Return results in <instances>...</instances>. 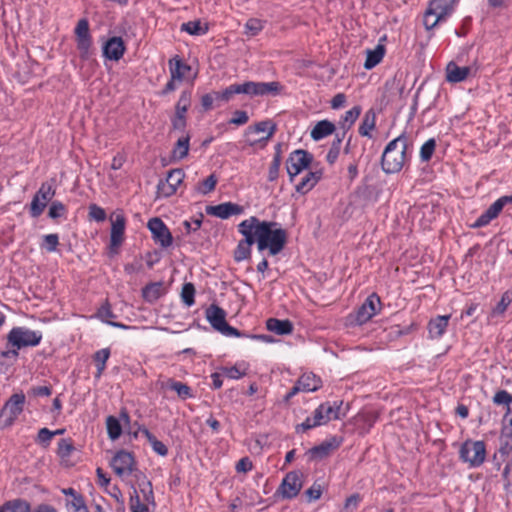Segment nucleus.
<instances>
[{
	"instance_id": "f257e3e1",
	"label": "nucleus",
	"mask_w": 512,
	"mask_h": 512,
	"mask_svg": "<svg viewBox=\"0 0 512 512\" xmlns=\"http://www.w3.org/2000/svg\"><path fill=\"white\" fill-rule=\"evenodd\" d=\"M243 221L251 230L258 251L268 250L270 255L275 256L285 248L288 234L277 222L260 220L256 216Z\"/></svg>"
},
{
	"instance_id": "f03ea898",
	"label": "nucleus",
	"mask_w": 512,
	"mask_h": 512,
	"mask_svg": "<svg viewBox=\"0 0 512 512\" xmlns=\"http://www.w3.org/2000/svg\"><path fill=\"white\" fill-rule=\"evenodd\" d=\"M283 86L278 81L272 82H254L246 81L244 83H235L226 87L224 90L215 92L217 100L229 102L235 95L245 94L249 97L278 95Z\"/></svg>"
},
{
	"instance_id": "7ed1b4c3",
	"label": "nucleus",
	"mask_w": 512,
	"mask_h": 512,
	"mask_svg": "<svg viewBox=\"0 0 512 512\" xmlns=\"http://www.w3.org/2000/svg\"><path fill=\"white\" fill-rule=\"evenodd\" d=\"M408 138L402 133L390 141L382 154L381 166L385 173L393 174L401 171L407 161Z\"/></svg>"
},
{
	"instance_id": "20e7f679",
	"label": "nucleus",
	"mask_w": 512,
	"mask_h": 512,
	"mask_svg": "<svg viewBox=\"0 0 512 512\" xmlns=\"http://www.w3.org/2000/svg\"><path fill=\"white\" fill-rule=\"evenodd\" d=\"M460 0H430L423 14V25L427 31L447 21L454 13Z\"/></svg>"
},
{
	"instance_id": "39448f33",
	"label": "nucleus",
	"mask_w": 512,
	"mask_h": 512,
	"mask_svg": "<svg viewBox=\"0 0 512 512\" xmlns=\"http://www.w3.org/2000/svg\"><path fill=\"white\" fill-rule=\"evenodd\" d=\"M114 473L123 481L129 484L136 477L137 472H141L137 468V463L133 453L126 450H119L115 453L110 463Z\"/></svg>"
},
{
	"instance_id": "423d86ee",
	"label": "nucleus",
	"mask_w": 512,
	"mask_h": 512,
	"mask_svg": "<svg viewBox=\"0 0 512 512\" xmlns=\"http://www.w3.org/2000/svg\"><path fill=\"white\" fill-rule=\"evenodd\" d=\"M7 346L16 349L38 346L43 338L39 330H31L24 326L13 327L7 334Z\"/></svg>"
},
{
	"instance_id": "0eeeda50",
	"label": "nucleus",
	"mask_w": 512,
	"mask_h": 512,
	"mask_svg": "<svg viewBox=\"0 0 512 512\" xmlns=\"http://www.w3.org/2000/svg\"><path fill=\"white\" fill-rule=\"evenodd\" d=\"M486 444L481 440L468 439L459 449V459L470 468L480 467L486 460Z\"/></svg>"
},
{
	"instance_id": "6e6552de",
	"label": "nucleus",
	"mask_w": 512,
	"mask_h": 512,
	"mask_svg": "<svg viewBox=\"0 0 512 512\" xmlns=\"http://www.w3.org/2000/svg\"><path fill=\"white\" fill-rule=\"evenodd\" d=\"M277 130L276 124L272 120L260 121L249 126L245 131L246 143L251 146L264 147L273 137Z\"/></svg>"
},
{
	"instance_id": "1a4fd4ad",
	"label": "nucleus",
	"mask_w": 512,
	"mask_h": 512,
	"mask_svg": "<svg viewBox=\"0 0 512 512\" xmlns=\"http://www.w3.org/2000/svg\"><path fill=\"white\" fill-rule=\"evenodd\" d=\"M226 311L217 304H211L205 310V317L212 328L227 337H239L240 331L226 321Z\"/></svg>"
},
{
	"instance_id": "9d476101",
	"label": "nucleus",
	"mask_w": 512,
	"mask_h": 512,
	"mask_svg": "<svg viewBox=\"0 0 512 512\" xmlns=\"http://www.w3.org/2000/svg\"><path fill=\"white\" fill-rule=\"evenodd\" d=\"M381 308L380 297L376 293H372L354 313L348 315L347 319L352 325H363L379 313Z\"/></svg>"
},
{
	"instance_id": "9b49d317",
	"label": "nucleus",
	"mask_w": 512,
	"mask_h": 512,
	"mask_svg": "<svg viewBox=\"0 0 512 512\" xmlns=\"http://www.w3.org/2000/svg\"><path fill=\"white\" fill-rule=\"evenodd\" d=\"M24 404L25 395L23 393L13 394L0 411V428L11 426L22 413Z\"/></svg>"
},
{
	"instance_id": "f8f14e48",
	"label": "nucleus",
	"mask_w": 512,
	"mask_h": 512,
	"mask_svg": "<svg viewBox=\"0 0 512 512\" xmlns=\"http://www.w3.org/2000/svg\"><path fill=\"white\" fill-rule=\"evenodd\" d=\"M312 160V155L305 150L297 149L291 152L286 161V170L289 175L290 182H293L297 175L307 169Z\"/></svg>"
},
{
	"instance_id": "ddd939ff",
	"label": "nucleus",
	"mask_w": 512,
	"mask_h": 512,
	"mask_svg": "<svg viewBox=\"0 0 512 512\" xmlns=\"http://www.w3.org/2000/svg\"><path fill=\"white\" fill-rule=\"evenodd\" d=\"M55 188L48 182H43L30 203L31 217L38 218L44 212L47 203L55 196Z\"/></svg>"
},
{
	"instance_id": "4468645a",
	"label": "nucleus",
	"mask_w": 512,
	"mask_h": 512,
	"mask_svg": "<svg viewBox=\"0 0 512 512\" xmlns=\"http://www.w3.org/2000/svg\"><path fill=\"white\" fill-rule=\"evenodd\" d=\"M110 249L117 250L125 240L127 219L123 210L117 209L110 215Z\"/></svg>"
},
{
	"instance_id": "2eb2a0df",
	"label": "nucleus",
	"mask_w": 512,
	"mask_h": 512,
	"mask_svg": "<svg viewBox=\"0 0 512 512\" xmlns=\"http://www.w3.org/2000/svg\"><path fill=\"white\" fill-rule=\"evenodd\" d=\"M302 486L303 474L300 471H291L283 478L277 489V494L284 499H293L299 494Z\"/></svg>"
},
{
	"instance_id": "dca6fc26",
	"label": "nucleus",
	"mask_w": 512,
	"mask_h": 512,
	"mask_svg": "<svg viewBox=\"0 0 512 512\" xmlns=\"http://www.w3.org/2000/svg\"><path fill=\"white\" fill-rule=\"evenodd\" d=\"M185 173L182 169H172L168 172L166 179L160 180L157 185V198L170 197L177 192L178 187L183 183Z\"/></svg>"
},
{
	"instance_id": "f3484780",
	"label": "nucleus",
	"mask_w": 512,
	"mask_h": 512,
	"mask_svg": "<svg viewBox=\"0 0 512 512\" xmlns=\"http://www.w3.org/2000/svg\"><path fill=\"white\" fill-rule=\"evenodd\" d=\"M237 230L243 236V239L238 242L233 257L236 262H242L251 258V247L255 244V241L251 230L247 228L246 222L241 221L237 225Z\"/></svg>"
},
{
	"instance_id": "a211bd4d",
	"label": "nucleus",
	"mask_w": 512,
	"mask_h": 512,
	"mask_svg": "<svg viewBox=\"0 0 512 512\" xmlns=\"http://www.w3.org/2000/svg\"><path fill=\"white\" fill-rule=\"evenodd\" d=\"M147 228L150 230L152 239L156 244L160 245L162 248H167L172 245L173 236L162 219L158 217L151 218L147 223Z\"/></svg>"
},
{
	"instance_id": "6ab92c4d",
	"label": "nucleus",
	"mask_w": 512,
	"mask_h": 512,
	"mask_svg": "<svg viewBox=\"0 0 512 512\" xmlns=\"http://www.w3.org/2000/svg\"><path fill=\"white\" fill-rule=\"evenodd\" d=\"M507 204H512V195L499 197L477 218L472 227L481 228L487 226L492 220L499 216L504 206Z\"/></svg>"
},
{
	"instance_id": "aec40b11",
	"label": "nucleus",
	"mask_w": 512,
	"mask_h": 512,
	"mask_svg": "<svg viewBox=\"0 0 512 512\" xmlns=\"http://www.w3.org/2000/svg\"><path fill=\"white\" fill-rule=\"evenodd\" d=\"M321 387V379L313 373H304L286 394L284 400L290 401L299 392H314Z\"/></svg>"
},
{
	"instance_id": "412c9836",
	"label": "nucleus",
	"mask_w": 512,
	"mask_h": 512,
	"mask_svg": "<svg viewBox=\"0 0 512 512\" xmlns=\"http://www.w3.org/2000/svg\"><path fill=\"white\" fill-rule=\"evenodd\" d=\"M342 444V439L332 436L308 450L307 454L311 460H323L335 452Z\"/></svg>"
},
{
	"instance_id": "4be33fe9",
	"label": "nucleus",
	"mask_w": 512,
	"mask_h": 512,
	"mask_svg": "<svg viewBox=\"0 0 512 512\" xmlns=\"http://www.w3.org/2000/svg\"><path fill=\"white\" fill-rule=\"evenodd\" d=\"M206 213L220 219H228L234 215L244 213V207L233 202H225L214 206H207Z\"/></svg>"
},
{
	"instance_id": "5701e85b",
	"label": "nucleus",
	"mask_w": 512,
	"mask_h": 512,
	"mask_svg": "<svg viewBox=\"0 0 512 512\" xmlns=\"http://www.w3.org/2000/svg\"><path fill=\"white\" fill-rule=\"evenodd\" d=\"M132 483L137 488L139 494L143 500L151 505L155 506V497L152 488V483L143 472H137L136 477L132 480Z\"/></svg>"
},
{
	"instance_id": "b1692460",
	"label": "nucleus",
	"mask_w": 512,
	"mask_h": 512,
	"mask_svg": "<svg viewBox=\"0 0 512 512\" xmlns=\"http://www.w3.org/2000/svg\"><path fill=\"white\" fill-rule=\"evenodd\" d=\"M126 51V46L121 37H111L103 46V54L109 60H120Z\"/></svg>"
},
{
	"instance_id": "393cba45",
	"label": "nucleus",
	"mask_w": 512,
	"mask_h": 512,
	"mask_svg": "<svg viewBox=\"0 0 512 512\" xmlns=\"http://www.w3.org/2000/svg\"><path fill=\"white\" fill-rule=\"evenodd\" d=\"M450 318V315H438L430 319L427 325L429 338L432 340L440 339L446 333Z\"/></svg>"
},
{
	"instance_id": "a878e982",
	"label": "nucleus",
	"mask_w": 512,
	"mask_h": 512,
	"mask_svg": "<svg viewBox=\"0 0 512 512\" xmlns=\"http://www.w3.org/2000/svg\"><path fill=\"white\" fill-rule=\"evenodd\" d=\"M446 81L449 83H460L465 81L472 73V68L468 66H459L454 61L447 64Z\"/></svg>"
},
{
	"instance_id": "bb28decb",
	"label": "nucleus",
	"mask_w": 512,
	"mask_h": 512,
	"mask_svg": "<svg viewBox=\"0 0 512 512\" xmlns=\"http://www.w3.org/2000/svg\"><path fill=\"white\" fill-rule=\"evenodd\" d=\"M191 69V66L185 63L178 55L169 60L170 76L179 82L187 77Z\"/></svg>"
},
{
	"instance_id": "cd10ccee",
	"label": "nucleus",
	"mask_w": 512,
	"mask_h": 512,
	"mask_svg": "<svg viewBox=\"0 0 512 512\" xmlns=\"http://www.w3.org/2000/svg\"><path fill=\"white\" fill-rule=\"evenodd\" d=\"M320 171H309L306 175L301 179V181L295 186V189L300 194H306L311 191L315 185L321 179Z\"/></svg>"
},
{
	"instance_id": "c85d7f7f",
	"label": "nucleus",
	"mask_w": 512,
	"mask_h": 512,
	"mask_svg": "<svg viewBox=\"0 0 512 512\" xmlns=\"http://www.w3.org/2000/svg\"><path fill=\"white\" fill-rule=\"evenodd\" d=\"M266 328L277 335H288L293 331V325L291 321L287 319L269 318L266 321Z\"/></svg>"
},
{
	"instance_id": "c756f323",
	"label": "nucleus",
	"mask_w": 512,
	"mask_h": 512,
	"mask_svg": "<svg viewBox=\"0 0 512 512\" xmlns=\"http://www.w3.org/2000/svg\"><path fill=\"white\" fill-rule=\"evenodd\" d=\"M129 484L132 488V492L130 494L129 499V508L131 512H150L149 506L151 503H147L143 500L141 495L139 494L137 488L132 483V481H129Z\"/></svg>"
},
{
	"instance_id": "7c9ffc66",
	"label": "nucleus",
	"mask_w": 512,
	"mask_h": 512,
	"mask_svg": "<svg viewBox=\"0 0 512 512\" xmlns=\"http://www.w3.org/2000/svg\"><path fill=\"white\" fill-rule=\"evenodd\" d=\"M161 387L175 391L182 400H186L188 398L193 397L192 389L187 384L182 383L180 381H176L172 378H169L165 382H163L161 384Z\"/></svg>"
},
{
	"instance_id": "2f4dec72",
	"label": "nucleus",
	"mask_w": 512,
	"mask_h": 512,
	"mask_svg": "<svg viewBox=\"0 0 512 512\" xmlns=\"http://www.w3.org/2000/svg\"><path fill=\"white\" fill-rule=\"evenodd\" d=\"M512 302V291H505L500 301L497 303V305L492 309L491 313L488 316V323H492V321L497 318L501 317L505 314L508 306Z\"/></svg>"
},
{
	"instance_id": "473e14b6",
	"label": "nucleus",
	"mask_w": 512,
	"mask_h": 512,
	"mask_svg": "<svg viewBox=\"0 0 512 512\" xmlns=\"http://www.w3.org/2000/svg\"><path fill=\"white\" fill-rule=\"evenodd\" d=\"M385 52V47L381 44H378L373 50H367L366 60L364 63L365 69L370 70L377 66L383 60Z\"/></svg>"
},
{
	"instance_id": "72a5a7b5",
	"label": "nucleus",
	"mask_w": 512,
	"mask_h": 512,
	"mask_svg": "<svg viewBox=\"0 0 512 512\" xmlns=\"http://www.w3.org/2000/svg\"><path fill=\"white\" fill-rule=\"evenodd\" d=\"M375 127H376V114L372 109H370L365 113V115L362 119V122L358 128V132L363 137L371 138L372 137L371 132L375 129Z\"/></svg>"
},
{
	"instance_id": "f704fd0d",
	"label": "nucleus",
	"mask_w": 512,
	"mask_h": 512,
	"mask_svg": "<svg viewBox=\"0 0 512 512\" xmlns=\"http://www.w3.org/2000/svg\"><path fill=\"white\" fill-rule=\"evenodd\" d=\"M110 355H111V351L109 348H103L94 353L93 361H94L96 369H97L96 373H95L96 379L101 378L103 372L106 369V363H107L108 359L110 358Z\"/></svg>"
},
{
	"instance_id": "c9c22d12",
	"label": "nucleus",
	"mask_w": 512,
	"mask_h": 512,
	"mask_svg": "<svg viewBox=\"0 0 512 512\" xmlns=\"http://www.w3.org/2000/svg\"><path fill=\"white\" fill-rule=\"evenodd\" d=\"M335 131V125L328 121L322 120L319 121L311 131L312 139L318 141L329 135H331Z\"/></svg>"
},
{
	"instance_id": "e433bc0d",
	"label": "nucleus",
	"mask_w": 512,
	"mask_h": 512,
	"mask_svg": "<svg viewBox=\"0 0 512 512\" xmlns=\"http://www.w3.org/2000/svg\"><path fill=\"white\" fill-rule=\"evenodd\" d=\"M139 433L147 439L155 453L160 456H166L168 454V448L166 445L158 440L146 427H140Z\"/></svg>"
},
{
	"instance_id": "4c0bfd02",
	"label": "nucleus",
	"mask_w": 512,
	"mask_h": 512,
	"mask_svg": "<svg viewBox=\"0 0 512 512\" xmlns=\"http://www.w3.org/2000/svg\"><path fill=\"white\" fill-rule=\"evenodd\" d=\"M190 149V136H182L175 143L172 150V158L174 160H182L187 157Z\"/></svg>"
},
{
	"instance_id": "58836bf2",
	"label": "nucleus",
	"mask_w": 512,
	"mask_h": 512,
	"mask_svg": "<svg viewBox=\"0 0 512 512\" xmlns=\"http://www.w3.org/2000/svg\"><path fill=\"white\" fill-rule=\"evenodd\" d=\"M97 318H99L101 321L114 326V327H121L124 328L125 326L123 324L112 322L110 319L115 318V314L113 313L111 306L108 302L103 304L96 313Z\"/></svg>"
},
{
	"instance_id": "ea45409f",
	"label": "nucleus",
	"mask_w": 512,
	"mask_h": 512,
	"mask_svg": "<svg viewBox=\"0 0 512 512\" xmlns=\"http://www.w3.org/2000/svg\"><path fill=\"white\" fill-rule=\"evenodd\" d=\"M361 107L360 106H354L350 110L346 111L345 114L341 117L340 124L344 131L350 129L352 125L355 123V121L358 119V117L361 114Z\"/></svg>"
},
{
	"instance_id": "a19ab883",
	"label": "nucleus",
	"mask_w": 512,
	"mask_h": 512,
	"mask_svg": "<svg viewBox=\"0 0 512 512\" xmlns=\"http://www.w3.org/2000/svg\"><path fill=\"white\" fill-rule=\"evenodd\" d=\"M4 512H31L30 504L23 499L8 501L3 505Z\"/></svg>"
},
{
	"instance_id": "79ce46f5",
	"label": "nucleus",
	"mask_w": 512,
	"mask_h": 512,
	"mask_svg": "<svg viewBox=\"0 0 512 512\" xmlns=\"http://www.w3.org/2000/svg\"><path fill=\"white\" fill-rule=\"evenodd\" d=\"M106 428L108 437L111 440L118 439L122 434V426L120 421L114 416H108L106 418Z\"/></svg>"
},
{
	"instance_id": "37998d69",
	"label": "nucleus",
	"mask_w": 512,
	"mask_h": 512,
	"mask_svg": "<svg viewBox=\"0 0 512 512\" xmlns=\"http://www.w3.org/2000/svg\"><path fill=\"white\" fill-rule=\"evenodd\" d=\"M181 31H185L190 35H205L208 32V26H202L200 20L188 21L181 25Z\"/></svg>"
},
{
	"instance_id": "c03bdc74",
	"label": "nucleus",
	"mask_w": 512,
	"mask_h": 512,
	"mask_svg": "<svg viewBox=\"0 0 512 512\" xmlns=\"http://www.w3.org/2000/svg\"><path fill=\"white\" fill-rule=\"evenodd\" d=\"M191 97V90H184L181 92L179 100L175 106V114L186 116V112L191 105Z\"/></svg>"
},
{
	"instance_id": "a18cd8bd",
	"label": "nucleus",
	"mask_w": 512,
	"mask_h": 512,
	"mask_svg": "<svg viewBox=\"0 0 512 512\" xmlns=\"http://www.w3.org/2000/svg\"><path fill=\"white\" fill-rule=\"evenodd\" d=\"M436 149V140L430 138L420 147L419 157L421 162H429Z\"/></svg>"
},
{
	"instance_id": "49530a36",
	"label": "nucleus",
	"mask_w": 512,
	"mask_h": 512,
	"mask_svg": "<svg viewBox=\"0 0 512 512\" xmlns=\"http://www.w3.org/2000/svg\"><path fill=\"white\" fill-rule=\"evenodd\" d=\"M279 148L280 146L278 145V150L274 154L268 170V180L271 182L275 181L279 175V170L281 166V153Z\"/></svg>"
},
{
	"instance_id": "de8ad7c7",
	"label": "nucleus",
	"mask_w": 512,
	"mask_h": 512,
	"mask_svg": "<svg viewBox=\"0 0 512 512\" xmlns=\"http://www.w3.org/2000/svg\"><path fill=\"white\" fill-rule=\"evenodd\" d=\"M217 182L218 179L215 174H211L206 179L198 183L197 191L203 195L209 194L210 192L214 191Z\"/></svg>"
},
{
	"instance_id": "09e8293b",
	"label": "nucleus",
	"mask_w": 512,
	"mask_h": 512,
	"mask_svg": "<svg viewBox=\"0 0 512 512\" xmlns=\"http://www.w3.org/2000/svg\"><path fill=\"white\" fill-rule=\"evenodd\" d=\"M222 374L229 379H240L246 375V368L243 365L235 364L231 367H222Z\"/></svg>"
},
{
	"instance_id": "8fccbe9b",
	"label": "nucleus",
	"mask_w": 512,
	"mask_h": 512,
	"mask_svg": "<svg viewBox=\"0 0 512 512\" xmlns=\"http://www.w3.org/2000/svg\"><path fill=\"white\" fill-rule=\"evenodd\" d=\"M74 451V445L72 439H61L58 442L57 447V455L61 459H67L71 456L72 452Z\"/></svg>"
},
{
	"instance_id": "3c124183",
	"label": "nucleus",
	"mask_w": 512,
	"mask_h": 512,
	"mask_svg": "<svg viewBox=\"0 0 512 512\" xmlns=\"http://www.w3.org/2000/svg\"><path fill=\"white\" fill-rule=\"evenodd\" d=\"M161 296V284L160 283H151L144 287L143 289V297L149 301H155Z\"/></svg>"
},
{
	"instance_id": "603ef678",
	"label": "nucleus",
	"mask_w": 512,
	"mask_h": 512,
	"mask_svg": "<svg viewBox=\"0 0 512 512\" xmlns=\"http://www.w3.org/2000/svg\"><path fill=\"white\" fill-rule=\"evenodd\" d=\"M325 489V486L323 483H321L320 481H315L311 487H309L306 491H305V495L307 496L308 498V501L309 502H312V501H316L318 499L321 498L322 494H323V491Z\"/></svg>"
},
{
	"instance_id": "864d4df0",
	"label": "nucleus",
	"mask_w": 512,
	"mask_h": 512,
	"mask_svg": "<svg viewBox=\"0 0 512 512\" xmlns=\"http://www.w3.org/2000/svg\"><path fill=\"white\" fill-rule=\"evenodd\" d=\"M67 506L69 507V512H89L84 497L81 494L68 500Z\"/></svg>"
},
{
	"instance_id": "5fc2aeb1",
	"label": "nucleus",
	"mask_w": 512,
	"mask_h": 512,
	"mask_svg": "<svg viewBox=\"0 0 512 512\" xmlns=\"http://www.w3.org/2000/svg\"><path fill=\"white\" fill-rule=\"evenodd\" d=\"M264 28V22L257 18L248 19L245 24V33L249 36H256Z\"/></svg>"
},
{
	"instance_id": "6e6d98bb",
	"label": "nucleus",
	"mask_w": 512,
	"mask_h": 512,
	"mask_svg": "<svg viewBox=\"0 0 512 512\" xmlns=\"http://www.w3.org/2000/svg\"><path fill=\"white\" fill-rule=\"evenodd\" d=\"M343 402L342 401H335L333 403L325 402L322 403V406L325 409V414L329 417V421L332 419H339L340 418V410Z\"/></svg>"
},
{
	"instance_id": "4d7b16f0",
	"label": "nucleus",
	"mask_w": 512,
	"mask_h": 512,
	"mask_svg": "<svg viewBox=\"0 0 512 512\" xmlns=\"http://www.w3.org/2000/svg\"><path fill=\"white\" fill-rule=\"evenodd\" d=\"M67 214V208L66 206L60 202V201H53L49 207L48 216L51 219H58L61 217H66Z\"/></svg>"
},
{
	"instance_id": "13d9d810",
	"label": "nucleus",
	"mask_w": 512,
	"mask_h": 512,
	"mask_svg": "<svg viewBox=\"0 0 512 512\" xmlns=\"http://www.w3.org/2000/svg\"><path fill=\"white\" fill-rule=\"evenodd\" d=\"M195 287L192 283H185L182 287L181 298L187 306H192L195 303Z\"/></svg>"
},
{
	"instance_id": "bf43d9fd",
	"label": "nucleus",
	"mask_w": 512,
	"mask_h": 512,
	"mask_svg": "<svg viewBox=\"0 0 512 512\" xmlns=\"http://www.w3.org/2000/svg\"><path fill=\"white\" fill-rule=\"evenodd\" d=\"M492 401L495 405H503L508 409L509 405H512V395L506 390H498L494 394Z\"/></svg>"
},
{
	"instance_id": "052dcab7",
	"label": "nucleus",
	"mask_w": 512,
	"mask_h": 512,
	"mask_svg": "<svg viewBox=\"0 0 512 512\" xmlns=\"http://www.w3.org/2000/svg\"><path fill=\"white\" fill-rule=\"evenodd\" d=\"M88 217L90 220L103 222L106 219V212L102 207L93 203L88 207Z\"/></svg>"
},
{
	"instance_id": "680f3d73",
	"label": "nucleus",
	"mask_w": 512,
	"mask_h": 512,
	"mask_svg": "<svg viewBox=\"0 0 512 512\" xmlns=\"http://www.w3.org/2000/svg\"><path fill=\"white\" fill-rule=\"evenodd\" d=\"M361 501H362V497L360 494L355 493V494L350 495L345 500V503H344V506H343L341 512H353L354 510H356L358 508Z\"/></svg>"
},
{
	"instance_id": "e2e57ef3",
	"label": "nucleus",
	"mask_w": 512,
	"mask_h": 512,
	"mask_svg": "<svg viewBox=\"0 0 512 512\" xmlns=\"http://www.w3.org/2000/svg\"><path fill=\"white\" fill-rule=\"evenodd\" d=\"M76 40L91 38L89 32V23L87 19H81L78 21L75 28Z\"/></svg>"
},
{
	"instance_id": "0e129e2a",
	"label": "nucleus",
	"mask_w": 512,
	"mask_h": 512,
	"mask_svg": "<svg viewBox=\"0 0 512 512\" xmlns=\"http://www.w3.org/2000/svg\"><path fill=\"white\" fill-rule=\"evenodd\" d=\"M59 245V237L57 234H47L43 237L42 247L46 249L47 252H54Z\"/></svg>"
},
{
	"instance_id": "69168bd1",
	"label": "nucleus",
	"mask_w": 512,
	"mask_h": 512,
	"mask_svg": "<svg viewBox=\"0 0 512 512\" xmlns=\"http://www.w3.org/2000/svg\"><path fill=\"white\" fill-rule=\"evenodd\" d=\"M77 41V49L80 53V57L87 59L91 54L92 39H79Z\"/></svg>"
},
{
	"instance_id": "338daca9",
	"label": "nucleus",
	"mask_w": 512,
	"mask_h": 512,
	"mask_svg": "<svg viewBox=\"0 0 512 512\" xmlns=\"http://www.w3.org/2000/svg\"><path fill=\"white\" fill-rule=\"evenodd\" d=\"M501 430L505 436L512 437V405H509L503 417Z\"/></svg>"
},
{
	"instance_id": "774afa93",
	"label": "nucleus",
	"mask_w": 512,
	"mask_h": 512,
	"mask_svg": "<svg viewBox=\"0 0 512 512\" xmlns=\"http://www.w3.org/2000/svg\"><path fill=\"white\" fill-rule=\"evenodd\" d=\"M55 433H52L48 428H41L38 431L37 442L43 447H48Z\"/></svg>"
}]
</instances>
